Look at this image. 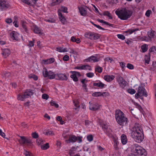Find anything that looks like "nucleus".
<instances>
[{
  "label": "nucleus",
  "instance_id": "obj_1",
  "mask_svg": "<svg viewBox=\"0 0 156 156\" xmlns=\"http://www.w3.org/2000/svg\"><path fill=\"white\" fill-rule=\"evenodd\" d=\"M130 134L132 137L138 143L141 142L144 139L143 129L140 126H135Z\"/></svg>",
  "mask_w": 156,
  "mask_h": 156
},
{
  "label": "nucleus",
  "instance_id": "obj_2",
  "mask_svg": "<svg viewBox=\"0 0 156 156\" xmlns=\"http://www.w3.org/2000/svg\"><path fill=\"white\" fill-rule=\"evenodd\" d=\"M115 13L120 19L126 20L132 16L133 12L128 8H123L120 10H116Z\"/></svg>",
  "mask_w": 156,
  "mask_h": 156
},
{
  "label": "nucleus",
  "instance_id": "obj_3",
  "mask_svg": "<svg viewBox=\"0 0 156 156\" xmlns=\"http://www.w3.org/2000/svg\"><path fill=\"white\" fill-rule=\"evenodd\" d=\"M115 118L117 123L122 126H126L128 123V119L125 116L124 114L120 110L115 111Z\"/></svg>",
  "mask_w": 156,
  "mask_h": 156
},
{
  "label": "nucleus",
  "instance_id": "obj_4",
  "mask_svg": "<svg viewBox=\"0 0 156 156\" xmlns=\"http://www.w3.org/2000/svg\"><path fill=\"white\" fill-rule=\"evenodd\" d=\"M134 154L135 156H146L147 154L146 151L137 145H135L133 147Z\"/></svg>",
  "mask_w": 156,
  "mask_h": 156
},
{
  "label": "nucleus",
  "instance_id": "obj_5",
  "mask_svg": "<svg viewBox=\"0 0 156 156\" xmlns=\"http://www.w3.org/2000/svg\"><path fill=\"white\" fill-rule=\"evenodd\" d=\"M33 94V90L30 89H27L22 94H18L17 99L18 100L23 101L25 99L31 97Z\"/></svg>",
  "mask_w": 156,
  "mask_h": 156
},
{
  "label": "nucleus",
  "instance_id": "obj_6",
  "mask_svg": "<svg viewBox=\"0 0 156 156\" xmlns=\"http://www.w3.org/2000/svg\"><path fill=\"white\" fill-rule=\"evenodd\" d=\"M20 139L18 140L20 144L27 147L31 146L32 143L31 139L24 136H19Z\"/></svg>",
  "mask_w": 156,
  "mask_h": 156
},
{
  "label": "nucleus",
  "instance_id": "obj_7",
  "mask_svg": "<svg viewBox=\"0 0 156 156\" xmlns=\"http://www.w3.org/2000/svg\"><path fill=\"white\" fill-rule=\"evenodd\" d=\"M84 36L86 37L93 40H97L100 37V35L98 34L91 32L85 33Z\"/></svg>",
  "mask_w": 156,
  "mask_h": 156
},
{
  "label": "nucleus",
  "instance_id": "obj_8",
  "mask_svg": "<svg viewBox=\"0 0 156 156\" xmlns=\"http://www.w3.org/2000/svg\"><path fill=\"white\" fill-rule=\"evenodd\" d=\"M102 127L103 130L106 133L107 136L109 137H112V131L110 126L103 123L102 124Z\"/></svg>",
  "mask_w": 156,
  "mask_h": 156
},
{
  "label": "nucleus",
  "instance_id": "obj_9",
  "mask_svg": "<svg viewBox=\"0 0 156 156\" xmlns=\"http://www.w3.org/2000/svg\"><path fill=\"white\" fill-rule=\"evenodd\" d=\"M117 81L120 87L122 89H124V87L126 86L127 82L124 79L123 77L120 76L117 77Z\"/></svg>",
  "mask_w": 156,
  "mask_h": 156
},
{
  "label": "nucleus",
  "instance_id": "obj_10",
  "mask_svg": "<svg viewBox=\"0 0 156 156\" xmlns=\"http://www.w3.org/2000/svg\"><path fill=\"white\" fill-rule=\"evenodd\" d=\"M137 92L141 95L140 97L144 96L147 97L148 95L146 90L142 85L138 87Z\"/></svg>",
  "mask_w": 156,
  "mask_h": 156
},
{
  "label": "nucleus",
  "instance_id": "obj_11",
  "mask_svg": "<svg viewBox=\"0 0 156 156\" xmlns=\"http://www.w3.org/2000/svg\"><path fill=\"white\" fill-rule=\"evenodd\" d=\"M55 79L60 80H67L68 77L66 74L63 73H57L55 74Z\"/></svg>",
  "mask_w": 156,
  "mask_h": 156
},
{
  "label": "nucleus",
  "instance_id": "obj_12",
  "mask_svg": "<svg viewBox=\"0 0 156 156\" xmlns=\"http://www.w3.org/2000/svg\"><path fill=\"white\" fill-rule=\"evenodd\" d=\"M9 6V4L7 1L1 0V10H5Z\"/></svg>",
  "mask_w": 156,
  "mask_h": 156
},
{
  "label": "nucleus",
  "instance_id": "obj_13",
  "mask_svg": "<svg viewBox=\"0 0 156 156\" xmlns=\"http://www.w3.org/2000/svg\"><path fill=\"white\" fill-rule=\"evenodd\" d=\"M2 51V55L4 58H6L10 54V51L7 48H3V47H1Z\"/></svg>",
  "mask_w": 156,
  "mask_h": 156
},
{
  "label": "nucleus",
  "instance_id": "obj_14",
  "mask_svg": "<svg viewBox=\"0 0 156 156\" xmlns=\"http://www.w3.org/2000/svg\"><path fill=\"white\" fill-rule=\"evenodd\" d=\"M98 58L94 56H91L85 59L84 61L87 62H98L99 61Z\"/></svg>",
  "mask_w": 156,
  "mask_h": 156
},
{
  "label": "nucleus",
  "instance_id": "obj_15",
  "mask_svg": "<svg viewBox=\"0 0 156 156\" xmlns=\"http://www.w3.org/2000/svg\"><path fill=\"white\" fill-rule=\"evenodd\" d=\"M19 35V34L17 32L14 31H12L10 33V37L13 40L18 41Z\"/></svg>",
  "mask_w": 156,
  "mask_h": 156
},
{
  "label": "nucleus",
  "instance_id": "obj_16",
  "mask_svg": "<svg viewBox=\"0 0 156 156\" xmlns=\"http://www.w3.org/2000/svg\"><path fill=\"white\" fill-rule=\"evenodd\" d=\"M78 138L75 135L70 136L69 139L66 140V141L67 143H74L77 140Z\"/></svg>",
  "mask_w": 156,
  "mask_h": 156
},
{
  "label": "nucleus",
  "instance_id": "obj_17",
  "mask_svg": "<svg viewBox=\"0 0 156 156\" xmlns=\"http://www.w3.org/2000/svg\"><path fill=\"white\" fill-rule=\"evenodd\" d=\"M89 108L91 110L96 111L99 108V105L96 103L93 104H90L89 106Z\"/></svg>",
  "mask_w": 156,
  "mask_h": 156
},
{
  "label": "nucleus",
  "instance_id": "obj_18",
  "mask_svg": "<svg viewBox=\"0 0 156 156\" xmlns=\"http://www.w3.org/2000/svg\"><path fill=\"white\" fill-rule=\"evenodd\" d=\"M87 80L85 79H83L81 80V82L82 84V87L83 88V90L87 92L88 91V89L87 88V85L86 84Z\"/></svg>",
  "mask_w": 156,
  "mask_h": 156
},
{
  "label": "nucleus",
  "instance_id": "obj_19",
  "mask_svg": "<svg viewBox=\"0 0 156 156\" xmlns=\"http://www.w3.org/2000/svg\"><path fill=\"white\" fill-rule=\"evenodd\" d=\"M78 9L82 16H85L86 15L87 11L85 8L83 7H78Z\"/></svg>",
  "mask_w": 156,
  "mask_h": 156
},
{
  "label": "nucleus",
  "instance_id": "obj_20",
  "mask_svg": "<svg viewBox=\"0 0 156 156\" xmlns=\"http://www.w3.org/2000/svg\"><path fill=\"white\" fill-rule=\"evenodd\" d=\"M115 77L113 75H106L104 76L105 80L107 82H110L113 80Z\"/></svg>",
  "mask_w": 156,
  "mask_h": 156
},
{
  "label": "nucleus",
  "instance_id": "obj_21",
  "mask_svg": "<svg viewBox=\"0 0 156 156\" xmlns=\"http://www.w3.org/2000/svg\"><path fill=\"white\" fill-rule=\"evenodd\" d=\"M99 81V82L98 83H93V85L94 86H97L98 87H99L100 88H103L105 86V84L102 83L100 81Z\"/></svg>",
  "mask_w": 156,
  "mask_h": 156
},
{
  "label": "nucleus",
  "instance_id": "obj_22",
  "mask_svg": "<svg viewBox=\"0 0 156 156\" xmlns=\"http://www.w3.org/2000/svg\"><path fill=\"white\" fill-rule=\"evenodd\" d=\"M121 140L122 144L125 145L127 143V139L126 135L122 134L121 136Z\"/></svg>",
  "mask_w": 156,
  "mask_h": 156
},
{
  "label": "nucleus",
  "instance_id": "obj_23",
  "mask_svg": "<svg viewBox=\"0 0 156 156\" xmlns=\"http://www.w3.org/2000/svg\"><path fill=\"white\" fill-rule=\"evenodd\" d=\"M34 33L39 34L40 35H43V33L41 32V30L37 27L35 26L34 30Z\"/></svg>",
  "mask_w": 156,
  "mask_h": 156
},
{
  "label": "nucleus",
  "instance_id": "obj_24",
  "mask_svg": "<svg viewBox=\"0 0 156 156\" xmlns=\"http://www.w3.org/2000/svg\"><path fill=\"white\" fill-rule=\"evenodd\" d=\"M49 79H52L54 78L55 79V74L54 73L51 71H49L48 73V76Z\"/></svg>",
  "mask_w": 156,
  "mask_h": 156
},
{
  "label": "nucleus",
  "instance_id": "obj_25",
  "mask_svg": "<svg viewBox=\"0 0 156 156\" xmlns=\"http://www.w3.org/2000/svg\"><path fill=\"white\" fill-rule=\"evenodd\" d=\"M105 92H103L101 93V92H97L93 93L92 94V96L94 97H98L103 96L104 94L105 93Z\"/></svg>",
  "mask_w": 156,
  "mask_h": 156
},
{
  "label": "nucleus",
  "instance_id": "obj_26",
  "mask_svg": "<svg viewBox=\"0 0 156 156\" xmlns=\"http://www.w3.org/2000/svg\"><path fill=\"white\" fill-rule=\"evenodd\" d=\"M97 21L100 23H104L105 24L109 25V26H110V27H113V24L104 21V20H102L98 19L97 20Z\"/></svg>",
  "mask_w": 156,
  "mask_h": 156
},
{
  "label": "nucleus",
  "instance_id": "obj_27",
  "mask_svg": "<svg viewBox=\"0 0 156 156\" xmlns=\"http://www.w3.org/2000/svg\"><path fill=\"white\" fill-rule=\"evenodd\" d=\"M150 59V56L149 54L145 55L144 60L146 63H147V64H149Z\"/></svg>",
  "mask_w": 156,
  "mask_h": 156
},
{
  "label": "nucleus",
  "instance_id": "obj_28",
  "mask_svg": "<svg viewBox=\"0 0 156 156\" xmlns=\"http://www.w3.org/2000/svg\"><path fill=\"white\" fill-rule=\"evenodd\" d=\"M71 41L73 42H76L77 44L79 43L80 42V39L77 38L76 39V38L74 36H73L71 38Z\"/></svg>",
  "mask_w": 156,
  "mask_h": 156
},
{
  "label": "nucleus",
  "instance_id": "obj_29",
  "mask_svg": "<svg viewBox=\"0 0 156 156\" xmlns=\"http://www.w3.org/2000/svg\"><path fill=\"white\" fill-rule=\"evenodd\" d=\"M103 15L105 16H107L109 17V19H112V17L111 14L108 11H106L104 12Z\"/></svg>",
  "mask_w": 156,
  "mask_h": 156
},
{
  "label": "nucleus",
  "instance_id": "obj_30",
  "mask_svg": "<svg viewBox=\"0 0 156 156\" xmlns=\"http://www.w3.org/2000/svg\"><path fill=\"white\" fill-rule=\"evenodd\" d=\"M154 31L152 30L150 32H148V35L150 38H153L154 36Z\"/></svg>",
  "mask_w": 156,
  "mask_h": 156
},
{
  "label": "nucleus",
  "instance_id": "obj_31",
  "mask_svg": "<svg viewBox=\"0 0 156 156\" xmlns=\"http://www.w3.org/2000/svg\"><path fill=\"white\" fill-rule=\"evenodd\" d=\"M56 50L60 52H67V51L66 50V48L63 49L61 47H58L56 48Z\"/></svg>",
  "mask_w": 156,
  "mask_h": 156
},
{
  "label": "nucleus",
  "instance_id": "obj_32",
  "mask_svg": "<svg viewBox=\"0 0 156 156\" xmlns=\"http://www.w3.org/2000/svg\"><path fill=\"white\" fill-rule=\"evenodd\" d=\"M82 66V69H88L89 70H91V69L90 66L88 65H84Z\"/></svg>",
  "mask_w": 156,
  "mask_h": 156
},
{
  "label": "nucleus",
  "instance_id": "obj_33",
  "mask_svg": "<svg viewBox=\"0 0 156 156\" xmlns=\"http://www.w3.org/2000/svg\"><path fill=\"white\" fill-rule=\"evenodd\" d=\"M141 49L143 52H146L148 49V45L146 44L143 45L141 46Z\"/></svg>",
  "mask_w": 156,
  "mask_h": 156
},
{
  "label": "nucleus",
  "instance_id": "obj_34",
  "mask_svg": "<svg viewBox=\"0 0 156 156\" xmlns=\"http://www.w3.org/2000/svg\"><path fill=\"white\" fill-rule=\"evenodd\" d=\"M52 2L51 4V6H53L55 5H57L60 3V1H59L58 0H52Z\"/></svg>",
  "mask_w": 156,
  "mask_h": 156
},
{
  "label": "nucleus",
  "instance_id": "obj_35",
  "mask_svg": "<svg viewBox=\"0 0 156 156\" xmlns=\"http://www.w3.org/2000/svg\"><path fill=\"white\" fill-rule=\"evenodd\" d=\"M70 77L72 78L73 80L75 82H77L78 80V79L76 76V75L74 74V73H73V74L71 75Z\"/></svg>",
  "mask_w": 156,
  "mask_h": 156
},
{
  "label": "nucleus",
  "instance_id": "obj_36",
  "mask_svg": "<svg viewBox=\"0 0 156 156\" xmlns=\"http://www.w3.org/2000/svg\"><path fill=\"white\" fill-rule=\"evenodd\" d=\"M44 133L46 135H53L54 134L52 131H50L48 130L46 132Z\"/></svg>",
  "mask_w": 156,
  "mask_h": 156
},
{
  "label": "nucleus",
  "instance_id": "obj_37",
  "mask_svg": "<svg viewBox=\"0 0 156 156\" xmlns=\"http://www.w3.org/2000/svg\"><path fill=\"white\" fill-rule=\"evenodd\" d=\"M22 27L24 30V31L26 32V33H28V30H27V26L26 25V23L24 22H23L22 23Z\"/></svg>",
  "mask_w": 156,
  "mask_h": 156
},
{
  "label": "nucleus",
  "instance_id": "obj_38",
  "mask_svg": "<svg viewBox=\"0 0 156 156\" xmlns=\"http://www.w3.org/2000/svg\"><path fill=\"white\" fill-rule=\"evenodd\" d=\"M50 104L51 106H54L56 108H57L58 107V105L56 103L55 101L51 100L50 102Z\"/></svg>",
  "mask_w": 156,
  "mask_h": 156
},
{
  "label": "nucleus",
  "instance_id": "obj_39",
  "mask_svg": "<svg viewBox=\"0 0 156 156\" xmlns=\"http://www.w3.org/2000/svg\"><path fill=\"white\" fill-rule=\"evenodd\" d=\"M119 64L122 70L123 71L125 69V68L126 67V64L123 62H119Z\"/></svg>",
  "mask_w": 156,
  "mask_h": 156
},
{
  "label": "nucleus",
  "instance_id": "obj_40",
  "mask_svg": "<svg viewBox=\"0 0 156 156\" xmlns=\"http://www.w3.org/2000/svg\"><path fill=\"white\" fill-rule=\"evenodd\" d=\"M127 91L128 92L131 94H133L136 93L135 90L133 89H127Z\"/></svg>",
  "mask_w": 156,
  "mask_h": 156
},
{
  "label": "nucleus",
  "instance_id": "obj_41",
  "mask_svg": "<svg viewBox=\"0 0 156 156\" xmlns=\"http://www.w3.org/2000/svg\"><path fill=\"white\" fill-rule=\"evenodd\" d=\"M29 78L30 79L33 78L35 80H37L38 79L37 76L36 75H35L34 74H32L31 75H29Z\"/></svg>",
  "mask_w": 156,
  "mask_h": 156
},
{
  "label": "nucleus",
  "instance_id": "obj_42",
  "mask_svg": "<svg viewBox=\"0 0 156 156\" xmlns=\"http://www.w3.org/2000/svg\"><path fill=\"white\" fill-rule=\"evenodd\" d=\"M49 73V71L48 72L47 69H45V71L43 72V76L44 77H48V76Z\"/></svg>",
  "mask_w": 156,
  "mask_h": 156
},
{
  "label": "nucleus",
  "instance_id": "obj_43",
  "mask_svg": "<svg viewBox=\"0 0 156 156\" xmlns=\"http://www.w3.org/2000/svg\"><path fill=\"white\" fill-rule=\"evenodd\" d=\"M49 147V146L48 143H47L42 146L41 148L43 150H46L48 149Z\"/></svg>",
  "mask_w": 156,
  "mask_h": 156
},
{
  "label": "nucleus",
  "instance_id": "obj_44",
  "mask_svg": "<svg viewBox=\"0 0 156 156\" xmlns=\"http://www.w3.org/2000/svg\"><path fill=\"white\" fill-rule=\"evenodd\" d=\"M24 154L25 156H33L31 153L26 150H24Z\"/></svg>",
  "mask_w": 156,
  "mask_h": 156
},
{
  "label": "nucleus",
  "instance_id": "obj_45",
  "mask_svg": "<svg viewBox=\"0 0 156 156\" xmlns=\"http://www.w3.org/2000/svg\"><path fill=\"white\" fill-rule=\"evenodd\" d=\"M102 67L99 66H97V67L95 69V71L98 72L99 73H101L102 72Z\"/></svg>",
  "mask_w": 156,
  "mask_h": 156
},
{
  "label": "nucleus",
  "instance_id": "obj_46",
  "mask_svg": "<svg viewBox=\"0 0 156 156\" xmlns=\"http://www.w3.org/2000/svg\"><path fill=\"white\" fill-rule=\"evenodd\" d=\"M126 67L130 69H134V66L130 63H128L126 65Z\"/></svg>",
  "mask_w": 156,
  "mask_h": 156
},
{
  "label": "nucleus",
  "instance_id": "obj_47",
  "mask_svg": "<svg viewBox=\"0 0 156 156\" xmlns=\"http://www.w3.org/2000/svg\"><path fill=\"white\" fill-rule=\"evenodd\" d=\"M104 60L105 61H110V63H112V62L114 61V60L112 59V58L108 57H107L104 59Z\"/></svg>",
  "mask_w": 156,
  "mask_h": 156
},
{
  "label": "nucleus",
  "instance_id": "obj_48",
  "mask_svg": "<svg viewBox=\"0 0 156 156\" xmlns=\"http://www.w3.org/2000/svg\"><path fill=\"white\" fill-rule=\"evenodd\" d=\"M22 2H23L29 5H33L32 4L31 2H29L30 0H21Z\"/></svg>",
  "mask_w": 156,
  "mask_h": 156
},
{
  "label": "nucleus",
  "instance_id": "obj_49",
  "mask_svg": "<svg viewBox=\"0 0 156 156\" xmlns=\"http://www.w3.org/2000/svg\"><path fill=\"white\" fill-rule=\"evenodd\" d=\"M87 139L89 142H91L93 140V137L92 135H90L87 136Z\"/></svg>",
  "mask_w": 156,
  "mask_h": 156
},
{
  "label": "nucleus",
  "instance_id": "obj_50",
  "mask_svg": "<svg viewBox=\"0 0 156 156\" xmlns=\"http://www.w3.org/2000/svg\"><path fill=\"white\" fill-rule=\"evenodd\" d=\"M17 18V17L16 16H14V19H15V20L13 22V23L14 26L16 27H17L19 26V25L18 24V22L16 20V19Z\"/></svg>",
  "mask_w": 156,
  "mask_h": 156
},
{
  "label": "nucleus",
  "instance_id": "obj_51",
  "mask_svg": "<svg viewBox=\"0 0 156 156\" xmlns=\"http://www.w3.org/2000/svg\"><path fill=\"white\" fill-rule=\"evenodd\" d=\"M45 21L46 22H48L51 23H54L55 22V20L54 19L50 18L49 19H45Z\"/></svg>",
  "mask_w": 156,
  "mask_h": 156
},
{
  "label": "nucleus",
  "instance_id": "obj_52",
  "mask_svg": "<svg viewBox=\"0 0 156 156\" xmlns=\"http://www.w3.org/2000/svg\"><path fill=\"white\" fill-rule=\"evenodd\" d=\"M73 102L74 103V105L76 107L75 109H76L77 108L80 107V105H79V102L77 101H73Z\"/></svg>",
  "mask_w": 156,
  "mask_h": 156
},
{
  "label": "nucleus",
  "instance_id": "obj_53",
  "mask_svg": "<svg viewBox=\"0 0 156 156\" xmlns=\"http://www.w3.org/2000/svg\"><path fill=\"white\" fill-rule=\"evenodd\" d=\"M61 10L64 12L67 13L68 12L67 11V8L65 6H62L61 7Z\"/></svg>",
  "mask_w": 156,
  "mask_h": 156
},
{
  "label": "nucleus",
  "instance_id": "obj_54",
  "mask_svg": "<svg viewBox=\"0 0 156 156\" xmlns=\"http://www.w3.org/2000/svg\"><path fill=\"white\" fill-rule=\"evenodd\" d=\"M155 51H156V47L154 46H153L151 47L149 50V51L150 52H153Z\"/></svg>",
  "mask_w": 156,
  "mask_h": 156
},
{
  "label": "nucleus",
  "instance_id": "obj_55",
  "mask_svg": "<svg viewBox=\"0 0 156 156\" xmlns=\"http://www.w3.org/2000/svg\"><path fill=\"white\" fill-rule=\"evenodd\" d=\"M34 39H33V41H29V44L28 45V46L30 47H33L34 45Z\"/></svg>",
  "mask_w": 156,
  "mask_h": 156
},
{
  "label": "nucleus",
  "instance_id": "obj_56",
  "mask_svg": "<svg viewBox=\"0 0 156 156\" xmlns=\"http://www.w3.org/2000/svg\"><path fill=\"white\" fill-rule=\"evenodd\" d=\"M118 37L122 40H124L125 39V37L123 35L121 34H118L117 35Z\"/></svg>",
  "mask_w": 156,
  "mask_h": 156
},
{
  "label": "nucleus",
  "instance_id": "obj_57",
  "mask_svg": "<svg viewBox=\"0 0 156 156\" xmlns=\"http://www.w3.org/2000/svg\"><path fill=\"white\" fill-rule=\"evenodd\" d=\"M135 105L136 106V108L139 109L141 112L143 110L141 106L140 105H139L137 103L135 104Z\"/></svg>",
  "mask_w": 156,
  "mask_h": 156
},
{
  "label": "nucleus",
  "instance_id": "obj_58",
  "mask_svg": "<svg viewBox=\"0 0 156 156\" xmlns=\"http://www.w3.org/2000/svg\"><path fill=\"white\" fill-rule=\"evenodd\" d=\"M62 59L64 61H68L69 59V57L67 55H65L63 57Z\"/></svg>",
  "mask_w": 156,
  "mask_h": 156
},
{
  "label": "nucleus",
  "instance_id": "obj_59",
  "mask_svg": "<svg viewBox=\"0 0 156 156\" xmlns=\"http://www.w3.org/2000/svg\"><path fill=\"white\" fill-rule=\"evenodd\" d=\"M87 76L89 78H91L94 76V73H88L86 74Z\"/></svg>",
  "mask_w": 156,
  "mask_h": 156
},
{
  "label": "nucleus",
  "instance_id": "obj_60",
  "mask_svg": "<svg viewBox=\"0 0 156 156\" xmlns=\"http://www.w3.org/2000/svg\"><path fill=\"white\" fill-rule=\"evenodd\" d=\"M32 136L33 138L35 139H37L38 137V134L36 132L32 133Z\"/></svg>",
  "mask_w": 156,
  "mask_h": 156
},
{
  "label": "nucleus",
  "instance_id": "obj_61",
  "mask_svg": "<svg viewBox=\"0 0 156 156\" xmlns=\"http://www.w3.org/2000/svg\"><path fill=\"white\" fill-rule=\"evenodd\" d=\"M42 97L44 99L47 100L49 98V96L48 94H44L42 95Z\"/></svg>",
  "mask_w": 156,
  "mask_h": 156
},
{
  "label": "nucleus",
  "instance_id": "obj_62",
  "mask_svg": "<svg viewBox=\"0 0 156 156\" xmlns=\"http://www.w3.org/2000/svg\"><path fill=\"white\" fill-rule=\"evenodd\" d=\"M70 73H74V74H75L76 75V76H81V75L80 73H79L78 72H76L75 71H71L70 72Z\"/></svg>",
  "mask_w": 156,
  "mask_h": 156
},
{
  "label": "nucleus",
  "instance_id": "obj_63",
  "mask_svg": "<svg viewBox=\"0 0 156 156\" xmlns=\"http://www.w3.org/2000/svg\"><path fill=\"white\" fill-rule=\"evenodd\" d=\"M1 136L2 137H3L4 138L6 139L7 140H8L9 139L5 137V133L3 132L2 131V130L1 129Z\"/></svg>",
  "mask_w": 156,
  "mask_h": 156
},
{
  "label": "nucleus",
  "instance_id": "obj_64",
  "mask_svg": "<svg viewBox=\"0 0 156 156\" xmlns=\"http://www.w3.org/2000/svg\"><path fill=\"white\" fill-rule=\"evenodd\" d=\"M5 22L9 24L12 22V21L11 19L8 18L5 20Z\"/></svg>",
  "mask_w": 156,
  "mask_h": 156
}]
</instances>
